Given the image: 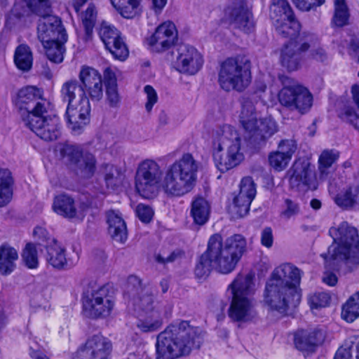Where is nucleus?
<instances>
[{"label": "nucleus", "instance_id": "1", "mask_svg": "<svg viewBox=\"0 0 359 359\" xmlns=\"http://www.w3.org/2000/svg\"><path fill=\"white\" fill-rule=\"evenodd\" d=\"M199 163L190 153H184L170 165L162 180L163 170L153 159L141 161L137 168L135 185L137 191L144 198H153L160 185L170 196H182L190 192L195 186Z\"/></svg>", "mask_w": 359, "mask_h": 359}, {"label": "nucleus", "instance_id": "2", "mask_svg": "<svg viewBox=\"0 0 359 359\" xmlns=\"http://www.w3.org/2000/svg\"><path fill=\"white\" fill-rule=\"evenodd\" d=\"M247 248V241L241 234H234L223 242L219 233L212 235L207 249L202 254L195 268L198 278L207 277L212 269L228 274L235 269Z\"/></svg>", "mask_w": 359, "mask_h": 359}, {"label": "nucleus", "instance_id": "3", "mask_svg": "<svg viewBox=\"0 0 359 359\" xmlns=\"http://www.w3.org/2000/svg\"><path fill=\"white\" fill-rule=\"evenodd\" d=\"M304 272L296 266L284 263L276 267L263 291V303L271 311L285 315L294 300H299L297 287Z\"/></svg>", "mask_w": 359, "mask_h": 359}, {"label": "nucleus", "instance_id": "4", "mask_svg": "<svg viewBox=\"0 0 359 359\" xmlns=\"http://www.w3.org/2000/svg\"><path fill=\"white\" fill-rule=\"evenodd\" d=\"M203 337L188 321L170 325L156 338V359H176L200 348Z\"/></svg>", "mask_w": 359, "mask_h": 359}, {"label": "nucleus", "instance_id": "5", "mask_svg": "<svg viewBox=\"0 0 359 359\" xmlns=\"http://www.w3.org/2000/svg\"><path fill=\"white\" fill-rule=\"evenodd\" d=\"M334 242L329 247L325 256L326 265L337 269L340 263H344L350 271L359 266V237L355 228L343 222L338 227H332L329 231Z\"/></svg>", "mask_w": 359, "mask_h": 359}, {"label": "nucleus", "instance_id": "6", "mask_svg": "<svg viewBox=\"0 0 359 359\" xmlns=\"http://www.w3.org/2000/svg\"><path fill=\"white\" fill-rule=\"evenodd\" d=\"M60 97L67 103L66 116L69 128L79 133L90 120V105L83 86L76 79L65 82L60 89Z\"/></svg>", "mask_w": 359, "mask_h": 359}, {"label": "nucleus", "instance_id": "7", "mask_svg": "<svg viewBox=\"0 0 359 359\" xmlns=\"http://www.w3.org/2000/svg\"><path fill=\"white\" fill-rule=\"evenodd\" d=\"M255 276L252 273H239L227 287L231 302L229 316L233 321L248 322L256 316V312L250 296L255 290Z\"/></svg>", "mask_w": 359, "mask_h": 359}, {"label": "nucleus", "instance_id": "8", "mask_svg": "<svg viewBox=\"0 0 359 359\" xmlns=\"http://www.w3.org/2000/svg\"><path fill=\"white\" fill-rule=\"evenodd\" d=\"M239 122L244 130V138L252 144L264 142L278 131L276 122L271 117L259 118L250 98L243 102Z\"/></svg>", "mask_w": 359, "mask_h": 359}, {"label": "nucleus", "instance_id": "9", "mask_svg": "<svg viewBox=\"0 0 359 359\" xmlns=\"http://www.w3.org/2000/svg\"><path fill=\"white\" fill-rule=\"evenodd\" d=\"M219 83L226 91H243L251 82L250 66L243 58H228L221 65Z\"/></svg>", "mask_w": 359, "mask_h": 359}, {"label": "nucleus", "instance_id": "10", "mask_svg": "<svg viewBox=\"0 0 359 359\" xmlns=\"http://www.w3.org/2000/svg\"><path fill=\"white\" fill-rule=\"evenodd\" d=\"M280 81L283 88L278 95L280 104L288 110L297 111L301 114L308 112L313 102V96L309 90L287 76H282Z\"/></svg>", "mask_w": 359, "mask_h": 359}, {"label": "nucleus", "instance_id": "11", "mask_svg": "<svg viewBox=\"0 0 359 359\" xmlns=\"http://www.w3.org/2000/svg\"><path fill=\"white\" fill-rule=\"evenodd\" d=\"M114 306L112 288L109 285H92L85 292L83 298L84 311L91 318L107 317Z\"/></svg>", "mask_w": 359, "mask_h": 359}, {"label": "nucleus", "instance_id": "12", "mask_svg": "<svg viewBox=\"0 0 359 359\" xmlns=\"http://www.w3.org/2000/svg\"><path fill=\"white\" fill-rule=\"evenodd\" d=\"M316 42L313 34H303L294 41H289L280 49V62L288 71L297 70L302 61V54Z\"/></svg>", "mask_w": 359, "mask_h": 359}, {"label": "nucleus", "instance_id": "13", "mask_svg": "<svg viewBox=\"0 0 359 359\" xmlns=\"http://www.w3.org/2000/svg\"><path fill=\"white\" fill-rule=\"evenodd\" d=\"M64 160L69 162L77 175L85 178L91 177L96 169V159L88 152L83 153L79 146L67 144L60 150Z\"/></svg>", "mask_w": 359, "mask_h": 359}, {"label": "nucleus", "instance_id": "14", "mask_svg": "<svg viewBox=\"0 0 359 359\" xmlns=\"http://www.w3.org/2000/svg\"><path fill=\"white\" fill-rule=\"evenodd\" d=\"M128 291L133 298V303L137 313L141 312H150L160 308L159 305H154V290L150 286H142L141 280L135 276H130L128 279Z\"/></svg>", "mask_w": 359, "mask_h": 359}, {"label": "nucleus", "instance_id": "15", "mask_svg": "<svg viewBox=\"0 0 359 359\" xmlns=\"http://www.w3.org/2000/svg\"><path fill=\"white\" fill-rule=\"evenodd\" d=\"M16 106L20 111L23 122L25 118L29 119L31 114L47 113V102L41 98L39 90L33 86H27L19 90Z\"/></svg>", "mask_w": 359, "mask_h": 359}, {"label": "nucleus", "instance_id": "16", "mask_svg": "<svg viewBox=\"0 0 359 359\" xmlns=\"http://www.w3.org/2000/svg\"><path fill=\"white\" fill-rule=\"evenodd\" d=\"M46 113L41 114H31L29 118H25V124L37 136L46 141L56 140L59 135L58 118L55 116H46Z\"/></svg>", "mask_w": 359, "mask_h": 359}, {"label": "nucleus", "instance_id": "17", "mask_svg": "<svg viewBox=\"0 0 359 359\" xmlns=\"http://www.w3.org/2000/svg\"><path fill=\"white\" fill-rule=\"evenodd\" d=\"M38 38L43 43L67 41V34L60 18L50 13L41 16L37 27Z\"/></svg>", "mask_w": 359, "mask_h": 359}, {"label": "nucleus", "instance_id": "18", "mask_svg": "<svg viewBox=\"0 0 359 359\" xmlns=\"http://www.w3.org/2000/svg\"><path fill=\"white\" fill-rule=\"evenodd\" d=\"M99 36L105 48L114 58L125 60L128 57V48L121 37L120 32L113 25L103 22L99 29Z\"/></svg>", "mask_w": 359, "mask_h": 359}, {"label": "nucleus", "instance_id": "19", "mask_svg": "<svg viewBox=\"0 0 359 359\" xmlns=\"http://www.w3.org/2000/svg\"><path fill=\"white\" fill-rule=\"evenodd\" d=\"M176 69L181 73L194 75L203 65V58L198 51L189 45H181L177 49Z\"/></svg>", "mask_w": 359, "mask_h": 359}, {"label": "nucleus", "instance_id": "20", "mask_svg": "<svg viewBox=\"0 0 359 359\" xmlns=\"http://www.w3.org/2000/svg\"><path fill=\"white\" fill-rule=\"evenodd\" d=\"M177 36L175 24L166 21L157 27L155 32L148 39V43L155 51L162 52L174 45Z\"/></svg>", "mask_w": 359, "mask_h": 359}, {"label": "nucleus", "instance_id": "21", "mask_svg": "<svg viewBox=\"0 0 359 359\" xmlns=\"http://www.w3.org/2000/svg\"><path fill=\"white\" fill-rule=\"evenodd\" d=\"M79 78L85 93L93 101H100L102 98V79L97 70L90 67H82Z\"/></svg>", "mask_w": 359, "mask_h": 359}, {"label": "nucleus", "instance_id": "22", "mask_svg": "<svg viewBox=\"0 0 359 359\" xmlns=\"http://www.w3.org/2000/svg\"><path fill=\"white\" fill-rule=\"evenodd\" d=\"M224 149H212L214 163L217 169L222 172H226L238 165L244 159V155L241 151L238 144H229L226 151Z\"/></svg>", "mask_w": 359, "mask_h": 359}, {"label": "nucleus", "instance_id": "23", "mask_svg": "<svg viewBox=\"0 0 359 359\" xmlns=\"http://www.w3.org/2000/svg\"><path fill=\"white\" fill-rule=\"evenodd\" d=\"M256 192L255 184L252 177H243L240 184L239 194L233 201V210L238 217L248 214Z\"/></svg>", "mask_w": 359, "mask_h": 359}, {"label": "nucleus", "instance_id": "24", "mask_svg": "<svg viewBox=\"0 0 359 359\" xmlns=\"http://www.w3.org/2000/svg\"><path fill=\"white\" fill-rule=\"evenodd\" d=\"M228 15L231 23L245 33L254 29L255 22L252 13L249 11L245 0H235L231 8H229Z\"/></svg>", "mask_w": 359, "mask_h": 359}, {"label": "nucleus", "instance_id": "25", "mask_svg": "<svg viewBox=\"0 0 359 359\" xmlns=\"http://www.w3.org/2000/svg\"><path fill=\"white\" fill-rule=\"evenodd\" d=\"M229 144L241 146V137L234 127L230 125H223L217 128L212 135V149H224Z\"/></svg>", "mask_w": 359, "mask_h": 359}, {"label": "nucleus", "instance_id": "26", "mask_svg": "<svg viewBox=\"0 0 359 359\" xmlns=\"http://www.w3.org/2000/svg\"><path fill=\"white\" fill-rule=\"evenodd\" d=\"M111 344L102 335H94L89 338L84 346V355L88 359H109Z\"/></svg>", "mask_w": 359, "mask_h": 359}, {"label": "nucleus", "instance_id": "27", "mask_svg": "<svg viewBox=\"0 0 359 359\" xmlns=\"http://www.w3.org/2000/svg\"><path fill=\"white\" fill-rule=\"evenodd\" d=\"M108 233L116 242L123 243L127 240L126 224L118 211L108 210L106 212Z\"/></svg>", "mask_w": 359, "mask_h": 359}, {"label": "nucleus", "instance_id": "28", "mask_svg": "<svg viewBox=\"0 0 359 359\" xmlns=\"http://www.w3.org/2000/svg\"><path fill=\"white\" fill-rule=\"evenodd\" d=\"M135 325L144 333L154 332L160 330L163 325V317L160 308L150 312L137 313Z\"/></svg>", "mask_w": 359, "mask_h": 359}, {"label": "nucleus", "instance_id": "29", "mask_svg": "<svg viewBox=\"0 0 359 359\" xmlns=\"http://www.w3.org/2000/svg\"><path fill=\"white\" fill-rule=\"evenodd\" d=\"M334 187L330 185L329 192L335 203L344 209H359V187H348L335 194Z\"/></svg>", "mask_w": 359, "mask_h": 359}, {"label": "nucleus", "instance_id": "30", "mask_svg": "<svg viewBox=\"0 0 359 359\" xmlns=\"http://www.w3.org/2000/svg\"><path fill=\"white\" fill-rule=\"evenodd\" d=\"M46 261L48 264L57 269H63L67 267L68 262L66 258L65 248L55 239L52 243L47 244Z\"/></svg>", "mask_w": 359, "mask_h": 359}, {"label": "nucleus", "instance_id": "31", "mask_svg": "<svg viewBox=\"0 0 359 359\" xmlns=\"http://www.w3.org/2000/svg\"><path fill=\"white\" fill-rule=\"evenodd\" d=\"M53 210L63 217L72 219L79 217L74 199L67 194H60L53 199Z\"/></svg>", "mask_w": 359, "mask_h": 359}, {"label": "nucleus", "instance_id": "32", "mask_svg": "<svg viewBox=\"0 0 359 359\" xmlns=\"http://www.w3.org/2000/svg\"><path fill=\"white\" fill-rule=\"evenodd\" d=\"M313 177V172L308 166L295 164L290 179V184L292 188L310 189Z\"/></svg>", "mask_w": 359, "mask_h": 359}, {"label": "nucleus", "instance_id": "33", "mask_svg": "<svg viewBox=\"0 0 359 359\" xmlns=\"http://www.w3.org/2000/svg\"><path fill=\"white\" fill-rule=\"evenodd\" d=\"M276 27L277 33L283 37L290 38V41H294L303 34L307 32L299 33L300 24L294 18V15H291L287 20H279L278 22H273Z\"/></svg>", "mask_w": 359, "mask_h": 359}, {"label": "nucleus", "instance_id": "34", "mask_svg": "<svg viewBox=\"0 0 359 359\" xmlns=\"http://www.w3.org/2000/svg\"><path fill=\"white\" fill-rule=\"evenodd\" d=\"M18 258L15 248L6 245L0 246V273L3 275L11 273L15 268V262Z\"/></svg>", "mask_w": 359, "mask_h": 359}, {"label": "nucleus", "instance_id": "35", "mask_svg": "<svg viewBox=\"0 0 359 359\" xmlns=\"http://www.w3.org/2000/svg\"><path fill=\"white\" fill-rule=\"evenodd\" d=\"M14 62L18 69L28 72L33 64V55L31 48L25 44L19 45L14 54Z\"/></svg>", "mask_w": 359, "mask_h": 359}, {"label": "nucleus", "instance_id": "36", "mask_svg": "<svg viewBox=\"0 0 359 359\" xmlns=\"http://www.w3.org/2000/svg\"><path fill=\"white\" fill-rule=\"evenodd\" d=\"M210 205L207 201L198 197L193 201L191 208V215L196 224L203 225L207 222L209 218Z\"/></svg>", "mask_w": 359, "mask_h": 359}, {"label": "nucleus", "instance_id": "37", "mask_svg": "<svg viewBox=\"0 0 359 359\" xmlns=\"http://www.w3.org/2000/svg\"><path fill=\"white\" fill-rule=\"evenodd\" d=\"M13 179L8 169H0V207H2L11 199Z\"/></svg>", "mask_w": 359, "mask_h": 359}, {"label": "nucleus", "instance_id": "38", "mask_svg": "<svg viewBox=\"0 0 359 359\" xmlns=\"http://www.w3.org/2000/svg\"><path fill=\"white\" fill-rule=\"evenodd\" d=\"M293 15V11L287 0H271L269 16L273 22L287 20Z\"/></svg>", "mask_w": 359, "mask_h": 359}, {"label": "nucleus", "instance_id": "39", "mask_svg": "<svg viewBox=\"0 0 359 359\" xmlns=\"http://www.w3.org/2000/svg\"><path fill=\"white\" fill-rule=\"evenodd\" d=\"M82 25L84 28V35L82 39L85 42L92 38L93 30L97 18V10L93 4H89L84 13L81 14Z\"/></svg>", "mask_w": 359, "mask_h": 359}, {"label": "nucleus", "instance_id": "40", "mask_svg": "<svg viewBox=\"0 0 359 359\" xmlns=\"http://www.w3.org/2000/svg\"><path fill=\"white\" fill-rule=\"evenodd\" d=\"M341 317L348 323H352L359 317V291L353 294L344 304Z\"/></svg>", "mask_w": 359, "mask_h": 359}, {"label": "nucleus", "instance_id": "41", "mask_svg": "<svg viewBox=\"0 0 359 359\" xmlns=\"http://www.w3.org/2000/svg\"><path fill=\"white\" fill-rule=\"evenodd\" d=\"M113 6L126 18H131L137 13L138 0H111Z\"/></svg>", "mask_w": 359, "mask_h": 359}, {"label": "nucleus", "instance_id": "42", "mask_svg": "<svg viewBox=\"0 0 359 359\" xmlns=\"http://www.w3.org/2000/svg\"><path fill=\"white\" fill-rule=\"evenodd\" d=\"M65 43L61 41H55L51 43H43L46 49V54L48 59L54 63H60L63 61L65 48Z\"/></svg>", "mask_w": 359, "mask_h": 359}, {"label": "nucleus", "instance_id": "43", "mask_svg": "<svg viewBox=\"0 0 359 359\" xmlns=\"http://www.w3.org/2000/svg\"><path fill=\"white\" fill-rule=\"evenodd\" d=\"M101 172L107 187L114 189L120 183L121 177V170L114 165H102L101 166Z\"/></svg>", "mask_w": 359, "mask_h": 359}, {"label": "nucleus", "instance_id": "44", "mask_svg": "<svg viewBox=\"0 0 359 359\" xmlns=\"http://www.w3.org/2000/svg\"><path fill=\"white\" fill-rule=\"evenodd\" d=\"M338 154L334 150H324L318 159L320 177L325 179L329 173V169L337 159Z\"/></svg>", "mask_w": 359, "mask_h": 359}, {"label": "nucleus", "instance_id": "45", "mask_svg": "<svg viewBox=\"0 0 359 359\" xmlns=\"http://www.w3.org/2000/svg\"><path fill=\"white\" fill-rule=\"evenodd\" d=\"M339 118L352 126L359 132V114L357 113L354 107L345 105L339 112Z\"/></svg>", "mask_w": 359, "mask_h": 359}, {"label": "nucleus", "instance_id": "46", "mask_svg": "<svg viewBox=\"0 0 359 359\" xmlns=\"http://www.w3.org/2000/svg\"><path fill=\"white\" fill-rule=\"evenodd\" d=\"M334 6V23L338 27H342L346 25L349 15L345 0H335Z\"/></svg>", "mask_w": 359, "mask_h": 359}, {"label": "nucleus", "instance_id": "47", "mask_svg": "<svg viewBox=\"0 0 359 359\" xmlns=\"http://www.w3.org/2000/svg\"><path fill=\"white\" fill-rule=\"evenodd\" d=\"M22 260L29 269H36L39 265L37 251L34 245L28 243L22 252Z\"/></svg>", "mask_w": 359, "mask_h": 359}, {"label": "nucleus", "instance_id": "48", "mask_svg": "<svg viewBox=\"0 0 359 359\" xmlns=\"http://www.w3.org/2000/svg\"><path fill=\"white\" fill-rule=\"evenodd\" d=\"M30 11L39 15L43 16L50 13V4L49 0H25Z\"/></svg>", "mask_w": 359, "mask_h": 359}, {"label": "nucleus", "instance_id": "49", "mask_svg": "<svg viewBox=\"0 0 359 359\" xmlns=\"http://www.w3.org/2000/svg\"><path fill=\"white\" fill-rule=\"evenodd\" d=\"M270 165L276 170L280 171L285 169L290 161L289 156L279 152L278 151L271 153L269 157Z\"/></svg>", "mask_w": 359, "mask_h": 359}, {"label": "nucleus", "instance_id": "50", "mask_svg": "<svg viewBox=\"0 0 359 359\" xmlns=\"http://www.w3.org/2000/svg\"><path fill=\"white\" fill-rule=\"evenodd\" d=\"M309 303L312 309L327 306L330 301V296L324 292H316L309 297Z\"/></svg>", "mask_w": 359, "mask_h": 359}, {"label": "nucleus", "instance_id": "51", "mask_svg": "<svg viewBox=\"0 0 359 359\" xmlns=\"http://www.w3.org/2000/svg\"><path fill=\"white\" fill-rule=\"evenodd\" d=\"M294 344L300 351H313V347L309 340V332L305 330L299 331L294 335Z\"/></svg>", "mask_w": 359, "mask_h": 359}, {"label": "nucleus", "instance_id": "52", "mask_svg": "<svg viewBox=\"0 0 359 359\" xmlns=\"http://www.w3.org/2000/svg\"><path fill=\"white\" fill-rule=\"evenodd\" d=\"M300 212L299 205L290 199L287 198L285 200V209L281 212V216L286 219H289L296 215H297Z\"/></svg>", "mask_w": 359, "mask_h": 359}, {"label": "nucleus", "instance_id": "53", "mask_svg": "<svg viewBox=\"0 0 359 359\" xmlns=\"http://www.w3.org/2000/svg\"><path fill=\"white\" fill-rule=\"evenodd\" d=\"M106 99L111 107H118L121 103V96L117 86L106 87Z\"/></svg>", "mask_w": 359, "mask_h": 359}, {"label": "nucleus", "instance_id": "54", "mask_svg": "<svg viewBox=\"0 0 359 359\" xmlns=\"http://www.w3.org/2000/svg\"><path fill=\"white\" fill-rule=\"evenodd\" d=\"M135 212L137 217L144 223L150 222L154 213L149 205L142 203L137 205Z\"/></svg>", "mask_w": 359, "mask_h": 359}, {"label": "nucleus", "instance_id": "55", "mask_svg": "<svg viewBox=\"0 0 359 359\" xmlns=\"http://www.w3.org/2000/svg\"><path fill=\"white\" fill-rule=\"evenodd\" d=\"M278 151L291 159L293 154L297 149V144L293 140H282L279 144Z\"/></svg>", "mask_w": 359, "mask_h": 359}, {"label": "nucleus", "instance_id": "56", "mask_svg": "<svg viewBox=\"0 0 359 359\" xmlns=\"http://www.w3.org/2000/svg\"><path fill=\"white\" fill-rule=\"evenodd\" d=\"M292 1L298 9L308 11L314 7L321 6L325 0H292Z\"/></svg>", "mask_w": 359, "mask_h": 359}, {"label": "nucleus", "instance_id": "57", "mask_svg": "<svg viewBox=\"0 0 359 359\" xmlns=\"http://www.w3.org/2000/svg\"><path fill=\"white\" fill-rule=\"evenodd\" d=\"M317 38L316 37L315 43L310 47H312L310 51V57L317 62H324L328 60V55L323 47L319 46L315 48V45L317 43Z\"/></svg>", "mask_w": 359, "mask_h": 359}, {"label": "nucleus", "instance_id": "58", "mask_svg": "<svg viewBox=\"0 0 359 359\" xmlns=\"http://www.w3.org/2000/svg\"><path fill=\"white\" fill-rule=\"evenodd\" d=\"M144 91L147 95V102L145 104V108L147 111H150L155 103L158 100V96L154 88L149 85H147L144 88Z\"/></svg>", "mask_w": 359, "mask_h": 359}, {"label": "nucleus", "instance_id": "59", "mask_svg": "<svg viewBox=\"0 0 359 359\" xmlns=\"http://www.w3.org/2000/svg\"><path fill=\"white\" fill-rule=\"evenodd\" d=\"M309 340L313 346L316 347L321 344L325 340V332L322 330L315 329L309 332Z\"/></svg>", "mask_w": 359, "mask_h": 359}, {"label": "nucleus", "instance_id": "60", "mask_svg": "<svg viewBox=\"0 0 359 359\" xmlns=\"http://www.w3.org/2000/svg\"><path fill=\"white\" fill-rule=\"evenodd\" d=\"M182 255V252L180 250L173 251L169 255L165 253L158 254L156 256V260L161 264H167L174 262L177 257Z\"/></svg>", "mask_w": 359, "mask_h": 359}, {"label": "nucleus", "instance_id": "61", "mask_svg": "<svg viewBox=\"0 0 359 359\" xmlns=\"http://www.w3.org/2000/svg\"><path fill=\"white\" fill-rule=\"evenodd\" d=\"M273 243L272 229L270 227L264 228L261 233V243L264 247L269 248Z\"/></svg>", "mask_w": 359, "mask_h": 359}, {"label": "nucleus", "instance_id": "62", "mask_svg": "<svg viewBox=\"0 0 359 359\" xmlns=\"http://www.w3.org/2000/svg\"><path fill=\"white\" fill-rule=\"evenodd\" d=\"M104 80L105 87L117 86L116 75L109 67L104 71Z\"/></svg>", "mask_w": 359, "mask_h": 359}, {"label": "nucleus", "instance_id": "63", "mask_svg": "<svg viewBox=\"0 0 359 359\" xmlns=\"http://www.w3.org/2000/svg\"><path fill=\"white\" fill-rule=\"evenodd\" d=\"M34 235L41 242L49 241L48 244L52 243L53 238H50L48 232L43 227H36L34 230Z\"/></svg>", "mask_w": 359, "mask_h": 359}, {"label": "nucleus", "instance_id": "64", "mask_svg": "<svg viewBox=\"0 0 359 359\" xmlns=\"http://www.w3.org/2000/svg\"><path fill=\"white\" fill-rule=\"evenodd\" d=\"M334 359H353L351 348L350 347H340L337 350Z\"/></svg>", "mask_w": 359, "mask_h": 359}]
</instances>
